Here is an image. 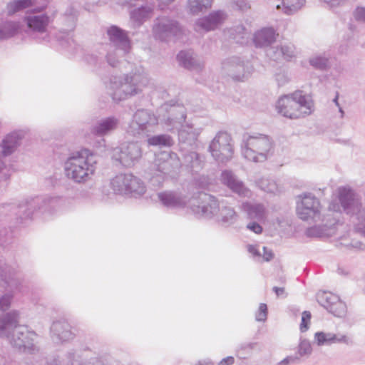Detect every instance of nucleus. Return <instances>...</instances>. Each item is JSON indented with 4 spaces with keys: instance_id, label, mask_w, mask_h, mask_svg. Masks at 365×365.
I'll return each instance as SVG.
<instances>
[{
    "instance_id": "nucleus-1",
    "label": "nucleus",
    "mask_w": 365,
    "mask_h": 365,
    "mask_svg": "<svg viewBox=\"0 0 365 365\" xmlns=\"http://www.w3.org/2000/svg\"><path fill=\"white\" fill-rule=\"evenodd\" d=\"M19 312L14 309L0 314V338L6 339L20 352L34 353L38 351V336L28 327L19 324Z\"/></svg>"
},
{
    "instance_id": "nucleus-2",
    "label": "nucleus",
    "mask_w": 365,
    "mask_h": 365,
    "mask_svg": "<svg viewBox=\"0 0 365 365\" xmlns=\"http://www.w3.org/2000/svg\"><path fill=\"white\" fill-rule=\"evenodd\" d=\"M150 78L141 66H135L130 72L112 75L107 89L114 102L118 103L140 95L148 86Z\"/></svg>"
},
{
    "instance_id": "nucleus-3",
    "label": "nucleus",
    "mask_w": 365,
    "mask_h": 365,
    "mask_svg": "<svg viewBox=\"0 0 365 365\" xmlns=\"http://www.w3.org/2000/svg\"><path fill=\"white\" fill-rule=\"evenodd\" d=\"M161 110L167 112V115L161 119L166 129L170 131L177 130L180 143L190 146L195 145L202 132V128H195L190 123L183 124L187 118L186 108L184 106L178 103L173 104L168 103L162 106Z\"/></svg>"
},
{
    "instance_id": "nucleus-4",
    "label": "nucleus",
    "mask_w": 365,
    "mask_h": 365,
    "mask_svg": "<svg viewBox=\"0 0 365 365\" xmlns=\"http://www.w3.org/2000/svg\"><path fill=\"white\" fill-rule=\"evenodd\" d=\"M63 200L58 196H37L25 198L18 204H6L2 207L1 213L12 212L17 215L16 220L23 223L24 220L31 219L38 214H51L63 203Z\"/></svg>"
},
{
    "instance_id": "nucleus-5",
    "label": "nucleus",
    "mask_w": 365,
    "mask_h": 365,
    "mask_svg": "<svg viewBox=\"0 0 365 365\" xmlns=\"http://www.w3.org/2000/svg\"><path fill=\"white\" fill-rule=\"evenodd\" d=\"M97 163V157L91 150L84 148L74 151L64 163L65 175L75 183H86L91 180Z\"/></svg>"
},
{
    "instance_id": "nucleus-6",
    "label": "nucleus",
    "mask_w": 365,
    "mask_h": 365,
    "mask_svg": "<svg viewBox=\"0 0 365 365\" xmlns=\"http://www.w3.org/2000/svg\"><path fill=\"white\" fill-rule=\"evenodd\" d=\"M182 164L175 153L162 152L158 154L148 168V175L150 184L160 187L168 178H175Z\"/></svg>"
},
{
    "instance_id": "nucleus-7",
    "label": "nucleus",
    "mask_w": 365,
    "mask_h": 365,
    "mask_svg": "<svg viewBox=\"0 0 365 365\" xmlns=\"http://www.w3.org/2000/svg\"><path fill=\"white\" fill-rule=\"evenodd\" d=\"M276 110L287 118H304L312 113L313 101L309 96L303 94L302 91H297L279 98L276 104Z\"/></svg>"
},
{
    "instance_id": "nucleus-8",
    "label": "nucleus",
    "mask_w": 365,
    "mask_h": 365,
    "mask_svg": "<svg viewBox=\"0 0 365 365\" xmlns=\"http://www.w3.org/2000/svg\"><path fill=\"white\" fill-rule=\"evenodd\" d=\"M241 153L247 160L263 163L273 154V143L267 135L246 133L242 137Z\"/></svg>"
},
{
    "instance_id": "nucleus-9",
    "label": "nucleus",
    "mask_w": 365,
    "mask_h": 365,
    "mask_svg": "<svg viewBox=\"0 0 365 365\" xmlns=\"http://www.w3.org/2000/svg\"><path fill=\"white\" fill-rule=\"evenodd\" d=\"M161 108L158 109V116L148 109H138L128 125L127 134L135 138L148 137L150 133L155 132L159 123L163 125L161 119L167 115V112L161 110Z\"/></svg>"
},
{
    "instance_id": "nucleus-10",
    "label": "nucleus",
    "mask_w": 365,
    "mask_h": 365,
    "mask_svg": "<svg viewBox=\"0 0 365 365\" xmlns=\"http://www.w3.org/2000/svg\"><path fill=\"white\" fill-rule=\"evenodd\" d=\"M47 5H36L35 3L26 11L24 21L27 28L34 33L44 34L48 25L53 21V16L46 11Z\"/></svg>"
},
{
    "instance_id": "nucleus-11",
    "label": "nucleus",
    "mask_w": 365,
    "mask_h": 365,
    "mask_svg": "<svg viewBox=\"0 0 365 365\" xmlns=\"http://www.w3.org/2000/svg\"><path fill=\"white\" fill-rule=\"evenodd\" d=\"M338 192L341 206L336 202H332L329 207L330 210L337 212L341 207L346 214L356 215L365 209L359 195L349 187H341L338 189Z\"/></svg>"
},
{
    "instance_id": "nucleus-12",
    "label": "nucleus",
    "mask_w": 365,
    "mask_h": 365,
    "mask_svg": "<svg viewBox=\"0 0 365 365\" xmlns=\"http://www.w3.org/2000/svg\"><path fill=\"white\" fill-rule=\"evenodd\" d=\"M253 70V66L248 61L237 56L227 58L222 63L223 73L235 81H247L251 76Z\"/></svg>"
},
{
    "instance_id": "nucleus-13",
    "label": "nucleus",
    "mask_w": 365,
    "mask_h": 365,
    "mask_svg": "<svg viewBox=\"0 0 365 365\" xmlns=\"http://www.w3.org/2000/svg\"><path fill=\"white\" fill-rule=\"evenodd\" d=\"M209 152L218 163L230 160L234 152L230 135L224 131L218 132L209 145Z\"/></svg>"
},
{
    "instance_id": "nucleus-14",
    "label": "nucleus",
    "mask_w": 365,
    "mask_h": 365,
    "mask_svg": "<svg viewBox=\"0 0 365 365\" xmlns=\"http://www.w3.org/2000/svg\"><path fill=\"white\" fill-rule=\"evenodd\" d=\"M297 214L304 221L319 219V200L310 192L303 193L297 197Z\"/></svg>"
},
{
    "instance_id": "nucleus-15",
    "label": "nucleus",
    "mask_w": 365,
    "mask_h": 365,
    "mask_svg": "<svg viewBox=\"0 0 365 365\" xmlns=\"http://www.w3.org/2000/svg\"><path fill=\"white\" fill-rule=\"evenodd\" d=\"M141 156V148L136 143H121L113 148L111 153L112 158L125 167L134 165Z\"/></svg>"
},
{
    "instance_id": "nucleus-16",
    "label": "nucleus",
    "mask_w": 365,
    "mask_h": 365,
    "mask_svg": "<svg viewBox=\"0 0 365 365\" xmlns=\"http://www.w3.org/2000/svg\"><path fill=\"white\" fill-rule=\"evenodd\" d=\"M106 34L112 48L121 51L124 55L130 52L132 45L128 31L116 25H111L107 28Z\"/></svg>"
},
{
    "instance_id": "nucleus-17",
    "label": "nucleus",
    "mask_w": 365,
    "mask_h": 365,
    "mask_svg": "<svg viewBox=\"0 0 365 365\" xmlns=\"http://www.w3.org/2000/svg\"><path fill=\"white\" fill-rule=\"evenodd\" d=\"M180 33L181 29L178 23L165 16L158 19L153 26L154 36L161 41H168L171 37L178 36Z\"/></svg>"
},
{
    "instance_id": "nucleus-18",
    "label": "nucleus",
    "mask_w": 365,
    "mask_h": 365,
    "mask_svg": "<svg viewBox=\"0 0 365 365\" xmlns=\"http://www.w3.org/2000/svg\"><path fill=\"white\" fill-rule=\"evenodd\" d=\"M202 203L192 205L191 209L198 217L207 219H216L220 209V202L214 196L204 194L201 198Z\"/></svg>"
},
{
    "instance_id": "nucleus-19",
    "label": "nucleus",
    "mask_w": 365,
    "mask_h": 365,
    "mask_svg": "<svg viewBox=\"0 0 365 365\" xmlns=\"http://www.w3.org/2000/svg\"><path fill=\"white\" fill-rule=\"evenodd\" d=\"M321 306L334 316L342 318L347 312L346 304L335 294L323 292L321 294Z\"/></svg>"
},
{
    "instance_id": "nucleus-20",
    "label": "nucleus",
    "mask_w": 365,
    "mask_h": 365,
    "mask_svg": "<svg viewBox=\"0 0 365 365\" xmlns=\"http://www.w3.org/2000/svg\"><path fill=\"white\" fill-rule=\"evenodd\" d=\"M160 203L168 209H180L185 207L188 202V197L178 190H165L157 194Z\"/></svg>"
},
{
    "instance_id": "nucleus-21",
    "label": "nucleus",
    "mask_w": 365,
    "mask_h": 365,
    "mask_svg": "<svg viewBox=\"0 0 365 365\" xmlns=\"http://www.w3.org/2000/svg\"><path fill=\"white\" fill-rule=\"evenodd\" d=\"M220 180L240 197H250L252 196V191L245 185L242 180L238 179L232 171L223 170L220 175Z\"/></svg>"
},
{
    "instance_id": "nucleus-22",
    "label": "nucleus",
    "mask_w": 365,
    "mask_h": 365,
    "mask_svg": "<svg viewBox=\"0 0 365 365\" xmlns=\"http://www.w3.org/2000/svg\"><path fill=\"white\" fill-rule=\"evenodd\" d=\"M227 16L223 11L218 10L211 12L208 16L198 19L195 22V30L199 31H210L221 26L226 20Z\"/></svg>"
},
{
    "instance_id": "nucleus-23",
    "label": "nucleus",
    "mask_w": 365,
    "mask_h": 365,
    "mask_svg": "<svg viewBox=\"0 0 365 365\" xmlns=\"http://www.w3.org/2000/svg\"><path fill=\"white\" fill-rule=\"evenodd\" d=\"M267 56L274 61H291L297 56L296 48L292 43H281L275 46H269L267 49Z\"/></svg>"
},
{
    "instance_id": "nucleus-24",
    "label": "nucleus",
    "mask_w": 365,
    "mask_h": 365,
    "mask_svg": "<svg viewBox=\"0 0 365 365\" xmlns=\"http://www.w3.org/2000/svg\"><path fill=\"white\" fill-rule=\"evenodd\" d=\"M51 336L55 343L58 344L73 340L76 334L67 322L56 321L51 327Z\"/></svg>"
},
{
    "instance_id": "nucleus-25",
    "label": "nucleus",
    "mask_w": 365,
    "mask_h": 365,
    "mask_svg": "<svg viewBox=\"0 0 365 365\" xmlns=\"http://www.w3.org/2000/svg\"><path fill=\"white\" fill-rule=\"evenodd\" d=\"M24 133L16 130L7 134L0 142V150L2 158L12 155L20 145Z\"/></svg>"
},
{
    "instance_id": "nucleus-26",
    "label": "nucleus",
    "mask_w": 365,
    "mask_h": 365,
    "mask_svg": "<svg viewBox=\"0 0 365 365\" xmlns=\"http://www.w3.org/2000/svg\"><path fill=\"white\" fill-rule=\"evenodd\" d=\"M120 123L118 118L114 115L103 118L97 120L91 127V133L97 136L103 137L115 130Z\"/></svg>"
},
{
    "instance_id": "nucleus-27",
    "label": "nucleus",
    "mask_w": 365,
    "mask_h": 365,
    "mask_svg": "<svg viewBox=\"0 0 365 365\" xmlns=\"http://www.w3.org/2000/svg\"><path fill=\"white\" fill-rule=\"evenodd\" d=\"M241 209L247 213L249 219L259 222H265L268 217L267 207L262 202H244L241 205Z\"/></svg>"
},
{
    "instance_id": "nucleus-28",
    "label": "nucleus",
    "mask_w": 365,
    "mask_h": 365,
    "mask_svg": "<svg viewBox=\"0 0 365 365\" xmlns=\"http://www.w3.org/2000/svg\"><path fill=\"white\" fill-rule=\"evenodd\" d=\"M182 165L193 175L198 174L205 167V158L195 151H189L183 154Z\"/></svg>"
},
{
    "instance_id": "nucleus-29",
    "label": "nucleus",
    "mask_w": 365,
    "mask_h": 365,
    "mask_svg": "<svg viewBox=\"0 0 365 365\" xmlns=\"http://www.w3.org/2000/svg\"><path fill=\"white\" fill-rule=\"evenodd\" d=\"M239 215L235 209L224 200L220 201V209L215 220L224 226H230L235 224Z\"/></svg>"
},
{
    "instance_id": "nucleus-30",
    "label": "nucleus",
    "mask_w": 365,
    "mask_h": 365,
    "mask_svg": "<svg viewBox=\"0 0 365 365\" xmlns=\"http://www.w3.org/2000/svg\"><path fill=\"white\" fill-rule=\"evenodd\" d=\"M337 213L331 212L324 216L321 220V238L334 235L340 225Z\"/></svg>"
},
{
    "instance_id": "nucleus-31",
    "label": "nucleus",
    "mask_w": 365,
    "mask_h": 365,
    "mask_svg": "<svg viewBox=\"0 0 365 365\" xmlns=\"http://www.w3.org/2000/svg\"><path fill=\"white\" fill-rule=\"evenodd\" d=\"M177 59L182 66L191 71H200L204 67V63L196 58L192 51H181Z\"/></svg>"
},
{
    "instance_id": "nucleus-32",
    "label": "nucleus",
    "mask_w": 365,
    "mask_h": 365,
    "mask_svg": "<svg viewBox=\"0 0 365 365\" xmlns=\"http://www.w3.org/2000/svg\"><path fill=\"white\" fill-rule=\"evenodd\" d=\"M126 196L139 197L146 192L145 182L132 173H128Z\"/></svg>"
},
{
    "instance_id": "nucleus-33",
    "label": "nucleus",
    "mask_w": 365,
    "mask_h": 365,
    "mask_svg": "<svg viewBox=\"0 0 365 365\" xmlns=\"http://www.w3.org/2000/svg\"><path fill=\"white\" fill-rule=\"evenodd\" d=\"M354 343L353 337L350 334L325 333L321 331V345L341 344L346 346H352Z\"/></svg>"
},
{
    "instance_id": "nucleus-34",
    "label": "nucleus",
    "mask_w": 365,
    "mask_h": 365,
    "mask_svg": "<svg viewBox=\"0 0 365 365\" xmlns=\"http://www.w3.org/2000/svg\"><path fill=\"white\" fill-rule=\"evenodd\" d=\"M276 40V32L273 28H263L254 34L253 41L257 47H267Z\"/></svg>"
},
{
    "instance_id": "nucleus-35",
    "label": "nucleus",
    "mask_w": 365,
    "mask_h": 365,
    "mask_svg": "<svg viewBox=\"0 0 365 365\" xmlns=\"http://www.w3.org/2000/svg\"><path fill=\"white\" fill-rule=\"evenodd\" d=\"M248 252L252 255V257L255 260L258 262L270 261L273 257L274 254L271 250L267 249V247L263 246L262 247V253L261 252L260 246L257 245H248L247 246Z\"/></svg>"
},
{
    "instance_id": "nucleus-36",
    "label": "nucleus",
    "mask_w": 365,
    "mask_h": 365,
    "mask_svg": "<svg viewBox=\"0 0 365 365\" xmlns=\"http://www.w3.org/2000/svg\"><path fill=\"white\" fill-rule=\"evenodd\" d=\"M128 182V173H120L110 180V187L115 194L126 196Z\"/></svg>"
},
{
    "instance_id": "nucleus-37",
    "label": "nucleus",
    "mask_w": 365,
    "mask_h": 365,
    "mask_svg": "<svg viewBox=\"0 0 365 365\" xmlns=\"http://www.w3.org/2000/svg\"><path fill=\"white\" fill-rule=\"evenodd\" d=\"M153 11V8L151 6H142L138 9L130 11V19L137 24V26H140L143 21L151 17Z\"/></svg>"
},
{
    "instance_id": "nucleus-38",
    "label": "nucleus",
    "mask_w": 365,
    "mask_h": 365,
    "mask_svg": "<svg viewBox=\"0 0 365 365\" xmlns=\"http://www.w3.org/2000/svg\"><path fill=\"white\" fill-rule=\"evenodd\" d=\"M21 29L19 21H6L0 24V40L11 38L18 34Z\"/></svg>"
},
{
    "instance_id": "nucleus-39",
    "label": "nucleus",
    "mask_w": 365,
    "mask_h": 365,
    "mask_svg": "<svg viewBox=\"0 0 365 365\" xmlns=\"http://www.w3.org/2000/svg\"><path fill=\"white\" fill-rule=\"evenodd\" d=\"M102 48L106 50L105 57L108 64L112 68H118L121 63L120 56H125L123 53L120 50L112 48L110 45H105Z\"/></svg>"
},
{
    "instance_id": "nucleus-40",
    "label": "nucleus",
    "mask_w": 365,
    "mask_h": 365,
    "mask_svg": "<svg viewBox=\"0 0 365 365\" xmlns=\"http://www.w3.org/2000/svg\"><path fill=\"white\" fill-rule=\"evenodd\" d=\"M149 145L170 147L173 144V138L168 134H160L149 137L147 140Z\"/></svg>"
},
{
    "instance_id": "nucleus-41",
    "label": "nucleus",
    "mask_w": 365,
    "mask_h": 365,
    "mask_svg": "<svg viewBox=\"0 0 365 365\" xmlns=\"http://www.w3.org/2000/svg\"><path fill=\"white\" fill-rule=\"evenodd\" d=\"M303 1H281V4L276 5L278 10L287 15H292L304 6Z\"/></svg>"
},
{
    "instance_id": "nucleus-42",
    "label": "nucleus",
    "mask_w": 365,
    "mask_h": 365,
    "mask_svg": "<svg viewBox=\"0 0 365 365\" xmlns=\"http://www.w3.org/2000/svg\"><path fill=\"white\" fill-rule=\"evenodd\" d=\"M258 346V342L241 343L236 349V356L240 359H247L252 356V350Z\"/></svg>"
},
{
    "instance_id": "nucleus-43",
    "label": "nucleus",
    "mask_w": 365,
    "mask_h": 365,
    "mask_svg": "<svg viewBox=\"0 0 365 365\" xmlns=\"http://www.w3.org/2000/svg\"><path fill=\"white\" fill-rule=\"evenodd\" d=\"M257 187L262 190L268 193H277L279 192V188L277 182L268 178H262L257 182Z\"/></svg>"
},
{
    "instance_id": "nucleus-44",
    "label": "nucleus",
    "mask_w": 365,
    "mask_h": 365,
    "mask_svg": "<svg viewBox=\"0 0 365 365\" xmlns=\"http://www.w3.org/2000/svg\"><path fill=\"white\" fill-rule=\"evenodd\" d=\"M103 53L96 51L87 52L84 55V61L89 66L97 70L100 68L103 63Z\"/></svg>"
},
{
    "instance_id": "nucleus-45",
    "label": "nucleus",
    "mask_w": 365,
    "mask_h": 365,
    "mask_svg": "<svg viewBox=\"0 0 365 365\" xmlns=\"http://www.w3.org/2000/svg\"><path fill=\"white\" fill-rule=\"evenodd\" d=\"M36 1H10L6 6L8 15H13L16 12L29 10Z\"/></svg>"
},
{
    "instance_id": "nucleus-46",
    "label": "nucleus",
    "mask_w": 365,
    "mask_h": 365,
    "mask_svg": "<svg viewBox=\"0 0 365 365\" xmlns=\"http://www.w3.org/2000/svg\"><path fill=\"white\" fill-rule=\"evenodd\" d=\"M230 36L238 43H244L249 38V34L242 25H237L230 29Z\"/></svg>"
},
{
    "instance_id": "nucleus-47",
    "label": "nucleus",
    "mask_w": 365,
    "mask_h": 365,
    "mask_svg": "<svg viewBox=\"0 0 365 365\" xmlns=\"http://www.w3.org/2000/svg\"><path fill=\"white\" fill-rule=\"evenodd\" d=\"M0 276L11 289H16L21 284V279L16 273L7 274L4 270L0 269Z\"/></svg>"
},
{
    "instance_id": "nucleus-48",
    "label": "nucleus",
    "mask_w": 365,
    "mask_h": 365,
    "mask_svg": "<svg viewBox=\"0 0 365 365\" xmlns=\"http://www.w3.org/2000/svg\"><path fill=\"white\" fill-rule=\"evenodd\" d=\"M211 7V1H207L206 4H202V1H189V8L190 13L197 15Z\"/></svg>"
},
{
    "instance_id": "nucleus-49",
    "label": "nucleus",
    "mask_w": 365,
    "mask_h": 365,
    "mask_svg": "<svg viewBox=\"0 0 365 365\" xmlns=\"http://www.w3.org/2000/svg\"><path fill=\"white\" fill-rule=\"evenodd\" d=\"M356 218L357 222L355 224V230L365 237V208L356 215Z\"/></svg>"
},
{
    "instance_id": "nucleus-50",
    "label": "nucleus",
    "mask_w": 365,
    "mask_h": 365,
    "mask_svg": "<svg viewBox=\"0 0 365 365\" xmlns=\"http://www.w3.org/2000/svg\"><path fill=\"white\" fill-rule=\"evenodd\" d=\"M336 65V59L333 57L321 56V71H327L331 74V69Z\"/></svg>"
},
{
    "instance_id": "nucleus-51",
    "label": "nucleus",
    "mask_w": 365,
    "mask_h": 365,
    "mask_svg": "<svg viewBox=\"0 0 365 365\" xmlns=\"http://www.w3.org/2000/svg\"><path fill=\"white\" fill-rule=\"evenodd\" d=\"M13 296L10 294H5L0 297V311L7 312L11 307Z\"/></svg>"
},
{
    "instance_id": "nucleus-52",
    "label": "nucleus",
    "mask_w": 365,
    "mask_h": 365,
    "mask_svg": "<svg viewBox=\"0 0 365 365\" xmlns=\"http://www.w3.org/2000/svg\"><path fill=\"white\" fill-rule=\"evenodd\" d=\"M311 313L309 311H304L302 313V321L299 325V329L301 332H305L309 329L311 322Z\"/></svg>"
},
{
    "instance_id": "nucleus-53",
    "label": "nucleus",
    "mask_w": 365,
    "mask_h": 365,
    "mask_svg": "<svg viewBox=\"0 0 365 365\" xmlns=\"http://www.w3.org/2000/svg\"><path fill=\"white\" fill-rule=\"evenodd\" d=\"M312 349L311 344L306 339H301L299 344L298 352L301 356H308L312 353Z\"/></svg>"
},
{
    "instance_id": "nucleus-54",
    "label": "nucleus",
    "mask_w": 365,
    "mask_h": 365,
    "mask_svg": "<svg viewBox=\"0 0 365 365\" xmlns=\"http://www.w3.org/2000/svg\"><path fill=\"white\" fill-rule=\"evenodd\" d=\"M267 317V307L266 304L261 303L259 309L255 314V319L257 322H264Z\"/></svg>"
},
{
    "instance_id": "nucleus-55",
    "label": "nucleus",
    "mask_w": 365,
    "mask_h": 365,
    "mask_svg": "<svg viewBox=\"0 0 365 365\" xmlns=\"http://www.w3.org/2000/svg\"><path fill=\"white\" fill-rule=\"evenodd\" d=\"M355 21L365 24V7L358 6L353 12Z\"/></svg>"
},
{
    "instance_id": "nucleus-56",
    "label": "nucleus",
    "mask_w": 365,
    "mask_h": 365,
    "mask_svg": "<svg viewBox=\"0 0 365 365\" xmlns=\"http://www.w3.org/2000/svg\"><path fill=\"white\" fill-rule=\"evenodd\" d=\"M259 222H250L247 225V229L255 234H261L262 232V227L259 225Z\"/></svg>"
},
{
    "instance_id": "nucleus-57",
    "label": "nucleus",
    "mask_w": 365,
    "mask_h": 365,
    "mask_svg": "<svg viewBox=\"0 0 365 365\" xmlns=\"http://www.w3.org/2000/svg\"><path fill=\"white\" fill-rule=\"evenodd\" d=\"M275 81L279 86H282L288 83L289 78L284 72H279L275 75Z\"/></svg>"
},
{
    "instance_id": "nucleus-58",
    "label": "nucleus",
    "mask_w": 365,
    "mask_h": 365,
    "mask_svg": "<svg viewBox=\"0 0 365 365\" xmlns=\"http://www.w3.org/2000/svg\"><path fill=\"white\" fill-rule=\"evenodd\" d=\"M306 235L308 237H319V227L314 226L309 227L306 230Z\"/></svg>"
},
{
    "instance_id": "nucleus-59",
    "label": "nucleus",
    "mask_w": 365,
    "mask_h": 365,
    "mask_svg": "<svg viewBox=\"0 0 365 365\" xmlns=\"http://www.w3.org/2000/svg\"><path fill=\"white\" fill-rule=\"evenodd\" d=\"M348 247H352L359 250L364 251L365 245L360 241H354L347 245Z\"/></svg>"
},
{
    "instance_id": "nucleus-60",
    "label": "nucleus",
    "mask_w": 365,
    "mask_h": 365,
    "mask_svg": "<svg viewBox=\"0 0 365 365\" xmlns=\"http://www.w3.org/2000/svg\"><path fill=\"white\" fill-rule=\"evenodd\" d=\"M65 14H66V16L71 18V19L73 21H75L77 18V11L73 7H71L70 9H68L66 11Z\"/></svg>"
},
{
    "instance_id": "nucleus-61",
    "label": "nucleus",
    "mask_w": 365,
    "mask_h": 365,
    "mask_svg": "<svg viewBox=\"0 0 365 365\" xmlns=\"http://www.w3.org/2000/svg\"><path fill=\"white\" fill-rule=\"evenodd\" d=\"M235 363V359L232 356H227L222 359L218 365H232Z\"/></svg>"
},
{
    "instance_id": "nucleus-62",
    "label": "nucleus",
    "mask_w": 365,
    "mask_h": 365,
    "mask_svg": "<svg viewBox=\"0 0 365 365\" xmlns=\"http://www.w3.org/2000/svg\"><path fill=\"white\" fill-rule=\"evenodd\" d=\"M309 63L312 66L315 68H319V56H317L315 57L311 58L309 59Z\"/></svg>"
},
{
    "instance_id": "nucleus-63",
    "label": "nucleus",
    "mask_w": 365,
    "mask_h": 365,
    "mask_svg": "<svg viewBox=\"0 0 365 365\" xmlns=\"http://www.w3.org/2000/svg\"><path fill=\"white\" fill-rule=\"evenodd\" d=\"M297 359V357L294 356H287V358L284 359L281 362V365H287L291 362H294Z\"/></svg>"
},
{
    "instance_id": "nucleus-64",
    "label": "nucleus",
    "mask_w": 365,
    "mask_h": 365,
    "mask_svg": "<svg viewBox=\"0 0 365 365\" xmlns=\"http://www.w3.org/2000/svg\"><path fill=\"white\" fill-rule=\"evenodd\" d=\"M196 365H214L213 362L210 359H205L199 361Z\"/></svg>"
}]
</instances>
